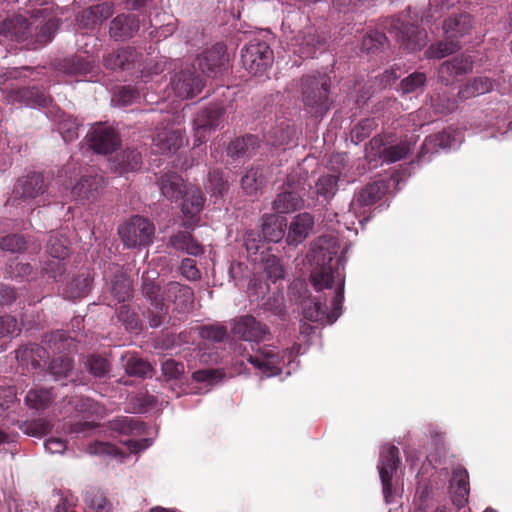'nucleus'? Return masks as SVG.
<instances>
[{"label":"nucleus","mask_w":512,"mask_h":512,"mask_svg":"<svg viewBox=\"0 0 512 512\" xmlns=\"http://www.w3.org/2000/svg\"><path fill=\"white\" fill-rule=\"evenodd\" d=\"M340 243L338 238L323 235L317 239L313 248V261L316 264L311 274V281L317 291L326 290L325 303L320 300L305 303L303 316L305 320L320 325L333 324L341 315L344 299V254L348 247H344L340 256Z\"/></svg>","instance_id":"1"},{"label":"nucleus","mask_w":512,"mask_h":512,"mask_svg":"<svg viewBox=\"0 0 512 512\" xmlns=\"http://www.w3.org/2000/svg\"><path fill=\"white\" fill-rule=\"evenodd\" d=\"M142 281V294L149 302L145 315L152 328H158L166 322L169 303L179 312L192 308L194 293L189 286L174 281L161 284L156 271L143 274Z\"/></svg>","instance_id":"2"},{"label":"nucleus","mask_w":512,"mask_h":512,"mask_svg":"<svg viewBox=\"0 0 512 512\" xmlns=\"http://www.w3.org/2000/svg\"><path fill=\"white\" fill-rule=\"evenodd\" d=\"M33 23H28L22 16H16L0 24V46H10V49H37L48 44L59 26L58 20L48 19L42 26L36 27L32 34Z\"/></svg>","instance_id":"3"},{"label":"nucleus","mask_w":512,"mask_h":512,"mask_svg":"<svg viewBox=\"0 0 512 512\" xmlns=\"http://www.w3.org/2000/svg\"><path fill=\"white\" fill-rule=\"evenodd\" d=\"M155 227L142 216H133L118 227V234L128 249L146 247L152 243Z\"/></svg>","instance_id":"4"},{"label":"nucleus","mask_w":512,"mask_h":512,"mask_svg":"<svg viewBox=\"0 0 512 512\" xmlns=\"http://www.w3.org/2000/svg\"><path fill=\"white\" fill-rule=\"evenodd\" d=\"M47 185L44 177L36 172H32L17 180L12 191V201L26 202L30 208L32 206L44 205L46 199Z\"/></svg>","instance_id":"5"},{"label":"nucleus","mask_w":512,"mask_h":512,"mask_svg":"<svg viewBox=\"0 0 512 512\" xmlns=\"http://www.w3.org/2000/svg\"><path fill=\"white\" fill-rule=\"evenodd\" d=\"M329 78L326 74L307 75L302 79V100L311 111L322 113L328 109Z\"/></svg>","instance_id":"6"},{"label":"nucleus","mask_w":512,"mask_h":512,"mask_svg":"<svg viewBox=\"0 0 512 512\" xmlns=\"http://www.w3.org/2000/svg\"><path fill=\"white\" fill-rule=\"evenodd\" d=\"M241 61L248 73L262 76L272 65L273 51L266 42L254 39L242 50Z\"/></svg>","instance_id":"7"},{"label":"nucleus","mask_w":512,"mask_h":512,"mask_svg":"<svg viewBox=\"0 0 512 512\" xmlns=\"http://www.w3.org/2000/svg\"><path fill=\"white\" fill-rule=\"evenodd\" d=\"M291 355V351L280 352L275 346L265 345L258 348L254 354L249 355L247 361L260 373L271 377L277 375L286 362L291 363Z\"/></svg>","instance_id":"8"},{"label":"nucleus","mask_w":512,"mask_h":512,"mask_svg":"<svg viewBox=\"0 0 512 512\" xmlns=\"http://www.w3.org/2000/svg\"><path fill=\"white\" fill-rule=\"evenodd\" d=\"M400 463L399 450L394 445H384L380 450L378 471L382 484L385 502L393 503L396 491L393 488L392 478Z\"/></svg>","instance_id":"9"},{"label":"nucleus","mask_w":512,"mask_h":512,"mask_svg":"<svg viewBox=\"0 0 512 512\" xmlns=\"http://www.w3.org/2000/svg\"><path fill=\"white\" fill-rule=\"evenodd\" d=\"M181 204L183 215L182 225L186 228H193L200 221V212L204 207V197L198 187L189 185L185 187Z\"/></svg>","instance_id":"10"},{"label":"nucleus","mask_w":512,"mask_h":512,"mask_svg":"<svg viewBox=\"0 0 512 512\" xmlns=\"http://www.w3.org/2000/svg\"><path fill=\"white\" fill-rule=\"evenodd\" d=\"M91 148L99 154H108L119 145V137L116 131L101 123L94 124L87 134Z\"/></svg>","instance_id":"11"},{"label":"nucleus","mask_w":512,"mask_h":512,"mask_svg":"<svg viewBox=\"0 0 512 512\" xmlns=\"http://www.w3.org/2000/svg\"><path fill=\"white\" fill-rule=\"evenodd\" d=\"M171 88L180 99H188L200 93L203 84L199 77L195 76L191 67H186L176 72L171 78Z\"/></svg>","instance_id":"12"},{"label":"nucleus","mask_w":512,"mask_h":512,"mask_svg":"<svg viewBox=\"0 0 512 512\" xmlns=\"http://www.w3.org/2000/svg\"><path fill=\"white\" fill-rule=\"evenodd\" d=\"M232 332L244 341L259 342L269 334V328L253 316H242L234 324Z\"/></svg>","instance_id":"13"},{"label":"nucleus","mask_w":512,"mask_h":512,"mask_svg":"<svg viewBox=\"0 0 512 512\" xmlns=\"http://www.w3.org/2000/svg\"><path fill=\"white\" fill-rule=\"evenodd\" d=\"M286 228V243L297 246L303 243L313 232L314 217L308 212L299 213L291 219Z\"/></svg>","instance_id":"14"},{"label":"nucleus","mask_w":512,"mask_h":512,"mask_svg":"<svg viewBox=\"0 0 512 512\" xmlns=\"http://www.w3.org/2000/svg\"><path fill=\"white\" fill-rule=\"evenodd\" d=\"M221 115L222 111L219 108H208L198 113L194 120V147L207 140L210 132L219 125Z\"/></svg>","instance_id":"15"},{"label":"nucleus","mask_w":512,"mask_h":512,"mask_svg":"<svg viewBox=\"0 0 512 512\" xmlns=\"http://www.w3.org/2000/svg\"><path fill=\"white\" fill-rule=\"evenodd\" d=\"M463 141L462 132L452 128L426 137L422 144L424 153H435L439 150L457 148Z\"/></svg>","instance_id":"16"},{"label":"nucleus","mask_w":512,"mask_h":512,"mask_svg":"<svg viewBox=\"0 0 512 512\" xmlns=\"http://www.w3.org/2000/svg\"><path fill=\"white\" fill-rule=\"evenodd\" d=\"M228 55L223 44H215L211 48L206 49L198 58V65L201 71L213 76L226 67Z\"/></svg>","instance_id":"17"},{"label":"nucleus","mask_w":512,"mask_h":512,"mask_svg":"<svg viewBox=\"0 0 512 512\" xmlns=\"http://www.w3.org/2000/svg\"><path fill=\"white\" fill-rule=\"evenodd\" d=\"M325 42V37L318 35L314 26L308 25L303 31H299L292 39V45L297 46L295 50L302 57L310 58L316 53L317 47Z\"/></svg>","instance_id":"18"},{"label":"nucleus","mask_w":512,"mask_h":512,"mask_svg":"<svg viewBox=\"0 0 512 512\" xmlns=\"http://www.w3.org/2000/svg\"><path fill=\"white\" fill-rule=\"evenodd\" d=\"M473 69V61L470 56L459 55L449 61L443 62L439 67V77L446 84L456 77L467 74Z\"/></svg>","instance_id":"19"},{"label":"nucleus","mask_w":512,"mask_h":512,"mask_svg":"<svg viewBox=\"0 0 512 512\" xmlns=\"http://www.w3.org/2000/svg\"><path fill=\"white\" fill-rule=\"evenodd\" d=\"M451 499L458 508L463 507L468 501L469 477L464 468H456L450 481Z\"/></svg>","instance_id":"20"},{"label":"nucleus","mask_w":512,"mask_h":512,"mask_svg":"<svg viewBox=\"0 0 512 512\" xmlns=\"http://www.w3.org/2000/svg\"><path fill=\"white\" fill-rule=\"evenodd\" d=\"M186 143V139L180 130L163 129L157 132L153 139L156 152H175Z\"/></svg>","instance_id":"21"},{"label":"nucleus","mask_w":512,"mask_h":512,"mask_svg":"<svg viewBox=\"0 0 512 512\" xmlns=\"http://www.w3.org/2000/svg\"><path fill=\"white\" fill-rule=\"evenodd\" d=\"M286 227L285 218L275 214H266L262 218L260 237L264 241L278 243L283 239Z\"/></svg>","instance_id":"22"},{"label":"nucleus","mask_w":512,"mask_h":512,"mask_svg":"<svg viewBox=\"0 0 512 512\" xmlns=\"http://www.w3.org/2000/svg\"><path fill=\"white\" fill-rule=\"evenodd\" d=\"M8 101L19 102L30 107H46L51 102V98L44 91L33 87L11 92L8 95Z\"/></svg>","instance_id":"23"},{"label":"nucleus","mask_w":512,"mask_h":512,"mask_svg":"<svg viewBox=\"0 0 512 512\" xmlns=\"http://www.w3.org/2000/svg\"><path fill=\"white\" fill-rule=\"evenodd\" d=\"M103 184V178L97 175L82 176L81 179L73 186L72 196L77 201H91L97 196L98 189Z\"/></svg>","instance_id":"24"},{"label":"nucleus","mask_w":512,"mask_h":512,"mask_svg":"<svg viewBox=\"0 0 512 512\" xmlns=\"http://www.w3.org/2000/svg\"><path fill=\"white\" fill-rule=\"evenodd\" d=\"M139 29V22L134 15H119L113 19L110 26L111 37L118 40L131 38Z\"/></svg>","instance_id":"25"},{"label":"nucleus","mask_w":512,"mask_h":512,"mask_svg":"<svg viewBox=\"0 0 512 512\" xmlns=\"http://www.w3.org/2000/svg\"><path fill=\"white\" fill-rule=\"evenodd\" d=\"M112 13V6L105 2L84 10L78 20L83 28L92 29L108 19Z\"/></svg>","instance_id":"26"},{"label":"nucleus","mask_w":512,"mask_h":512,"mask_svg":"<svg viewBox=\"0 0 512 512\" xmlns=\"http://www.w3.org/2000/svg\"><path fill=\"white\" fill-rule=\"evenodd\" d=\"M162 195L170 201H177L184 193V181L177 173L164 174L159 180Z\"/></svg>","instance_id":"27"},{"label":"nucleus","mask_w":512,"mask_h":512,"mask_svg":"<svg viewBox=\"0 0 512 512\" xmlns=\"http://www.w3.org/2000/svg\"><path fill=\"white\" fill-rule=\"evenodd\" d=\"M137 58L138 53L134 48H121L108 54L104 59V65L110 70H123L129 68Z\"/></svg>","instance_id":"28"},{"label":"nucleus","mask_w":512,"mask_h":512,"mask_svg":"<svg viewBox=\"0 0 512 512\" xmlns=\"http://www.w3.org/2000/svg\"><path fill=\"white\" fill-rule=\"evenodd\" d=\"M494 87L492 79L486 76H479L469 80L458 91L461 100H467L490 92Z\"/></svg>","instance_id":"29"},{"label":"nucleus","mask_w":512,"mask_h":512,"mask_svg":"<svg viewBox=\"0 0 512 512\" xmlns=\"http://www.w3.org/2000/svg\"><path fill=\"white\" fill-rule=\"evenodd\" d=\"M472 28V18L469 14H460L448 18L443 24V30L448 39H457L468 34Z\"/></svg>","instance_id":"30"},{"label":"nucleus","mask_w":512,"mask_h":512,"mask_svg":"<svg viewBox=\"0 0 512 512\" xmlns=\"http://www.w3.org/2000/svg\"><path fill=\"white\" fill-rule=\"evenodd\" d=\"M257 147V136L246 135L232 141L228 146L227 153L232 158L249 157L254 154Z\"/></svg>","instance_id":"31"},{"label":"nucleus","mask_w":512,"mask_h":512,"mask_svg":"<svg viewBox=\"0 0 512 512\" xmlns=\"http://www.w3.org/2000/svg\"><path fill=\"white\" fill-rule=\"evenodd\" d=\"M385 192V186L382 182H373L366 185L353 199L351 205L370 206L381 199Z\"/></svg>","instance_id":"32"},{"label":"nucleus","mask_w":512,"mask_h":512,"mask_svg":"<svg viewBox=\"0 0 512 512\" xmlns=\"http://www.w3.org/2000/svg\"><path fill=\"white\" fill-rule=\"evenodd\" d=\"M303 206L302 196L296 191H285L277 195L273 202V208L278 213H290L301 209Z\"/></svg>","instance_id":"33"},{"label":"nucleus","mask_w":512,"mask_h":512,"mask_svg":"<svg viewBox=\"0 0 512 512\" xmlns=\"http://www.w3.org/2000/svg\"><path fill=\"white\" fill-rule=\"evenodd\" d=\"M142 163L141 154L135 149H127L116 156L115 170L123 175L130 171H136Z\"/></svg>","instance_id":"34"},{"label":"nucleus","mask_w":512,"mask_h":512,"mask_svg":"<svg viewBox=\"0 0 512 512\" xmlns=\"http://www.w3.org/2000/svg\"><path fill=\"white\" fill-rule=\"evenodd\" d=\"M92 277L88 273H83L69 282L64 290L65 296L71 299L87 295L91 289Z\"/></svg>","instance_id":"35"},{"label":"nucleus","mask_w":512,"mask_h":512,"mask_svg":"<svg viewBox=\"0 0 512 512\" xmlns=\"http://www.w3.org/2000/svg\"><path fill=\"white\" fill-rule=\"evenodd\" d=\"M171 245L187 254L197 256L203 253L202 246L189 233L179 232L170 238Z\"/></svg>","instance_id":"36"},{"label":"nucleus","mask_w":512,"mask_h":512,"mask_svg":"<svg viewBox=\"0 0 512 512\" xmlns=\"http://www.w3.org/2000/svg\"><path fill=\"white\" fill-rule=\"evenodd\" d=\"M265 178L262 168L248 170L241 179L243 190L248 195H255L264 185Z\"/></svg>","instance_id":"37"},{"label":"nucleus","mask_w":512,"mask_h":512,"mask_svg":"<svg viewBox=\"0 0 512 512\" xmlns=\"http://www.w3.org/2000/svg\"><path fill=\"white\" fill-rule=\"evenodd\" d=\"M111 294L118 302H125L132 296L131 280L124 274L115 275L111 282Z\"/></svg>","instance_id":"38"},{"label":"nucleus","mask_w":512,"mask_h":512,"mask_svg":"<svg viewBox=\"0 0 512 512\" xmlns=\"http://www.w3.org/2000/svg\"><path fill=\"white\" fill-rule=\"evenodd\" d=\"M403 44L407 49L416 50L424 46L427 34L413 25L403 26Z\"/></svg>","instance_id":"39"},{"label":"nucleus","mask_w":512,"mask_h":512,"mask_svg":"<svg viewBox=\"0 0 512 512\" xmlns=\"http://www.w3.org/2000/svg\"><path fill=\"white\" fill-rule=\"evenodd\" d=\"M94 60L90 56H75L65 60L66 73L71 75L87 74L93 70Z\"/></svg>","instance_id":"40"},{"label":"nucleus","mask_w":512,"mask_h":512,"mask_svg":"<svg viewBox=\"0 0 512 512\" xmlns=\"http://www.w3.org/2000/svg\"><path fill=\"white\" fill-rule=\"evenodd\" d=\"M52 400V392L47 389H31L25 397L26 404L35 410L46 409Z\"/></svg>","instance_id":"41"},{"label":"nucleus","mask_w":512,"mask_h":512,"mask_svg":"<svg viewBox=\"0 0 512 512\" xmlns=\"http://www.w3.org/2000/svg\"><path fill=\"white\" fill-rule=\"evenodd\" d=\"M460 46L458 42L450 39V41H440L431 45L426 51L425 56L429 59H441L458 51Z\"/></svg>","instance_id":"42"},{"label":"nucleus","mask_w":512,"mask_h":512,"mask_svg":"<svg viewBox=\"0 0 512 512\" xmlns=\"http://www.w3.org/2000/svg\"><path fill=\"white\" fill-rule=\"evenodd\" d=\"M47 346L53 354H61L74 346V340L63 331H55L47 340Z\"/></svg>","instance_id":"43"},{"label":"nucleus","mask_w":512,"mask_h":512,"mask_svg":"<svg viewBox=\"0 0 512 512\" xmlns=\"http://www.w3.org/2000/svg\"><path fill=\"white\" fill-rule=\"evenodd\" d=\"M85 367L94 377H105L110 372V363L107 358L100 355H90L84 362Z\"/></svg>","instance_id":"44"},{"label":"nucleus","mask_w":512,"mask_h":512,"mask_svg":"<svg viewBox=\"0 0 512 512\" xmlns=\"http://www.w3.org/2000/svg\"><path fill=\"white\" fill-rule=\"evenodd\" d=\"M46 252L53 259H66L69 254L67 239L59 235H51Z\"/></svg>","instance_id":"45"},{"label":"nucleus","mask_w":512,"mask_h":512,"mask_svg":"<svg viewBox=\"0 0 512 512\" xmlns=\"http://www.w3.org/2000/svg\"><path fill=\"white\" fill-rule=\"evenodd\" d=\"M49 369L55 380H62L71 373L73 362L68 356L60 355L52 360Z\"/></svg>","instance_id":"46"},{"label":"nucleus","mask_w":512,"mask_h":512,"mask_svg":"<svg viewBox=\"0 0 512 512\" xmlns=\"http://www.w3.org/2000/svg\"><path fill=\"white\" fill-rule=\"evenodd\" d=\"M87 453L90 455L119 458L121 461L124 459V453L120 451L115 445L107 442H94L89 444L87 447Z\"/></svg>","instance_id":"47"},{"label":"nucleus","mask_w":512,"mask_h":512,"mask_svg":"<svg viewBox=\"0 0 512 512\" xmlns=\"http://www.w3.org/2000/svg\"><path fill=\"white\" fill-rule=\"evenodd\" d=\"M338 178L335 175H323L316 182V193L325 199L332 198L338 188Z\"/></svg>","instance_id":"48"},{"label":"nucleus","mask_w":512,"mask_h":512,"mask_svg":"<svg viewBox=\"0 0 512 512\" xmlns=\"http://www.w3.org/2000/svg\"><path fill=\"white\" fill-rule=\"evenodd\" d=\"M124 367L130 376L145 377L152 371L151 365L148 362L134 356H130L127 359Z\"/></svg>","instance_id":"49"},{"label":"nucleus","mask_w":512,"mask_h":512,"mask_svg":"<svg viewBox=\"0 0 512 512\" xmlns=\"http://www.w3.org/2000/svg\"><path fill=\"white\" fill-rule=\"evenodd\" d=\"M411 152V144L407 141H402L395 145L386 147L383 162L394 163L405 158Z\"/></svg>","instance_id":"50"},{"label":"nucleus","mask_w":512,"mask_h":512,"mask_svg":"<svg viewBox=\"0 0 512 512\" xmlns=\"http://www.w3.org/2000/svg\"><path fill=\"white\" fill-rule=\"evenodd\" d=\"M79 123L72 116L64 117L58 125L59 132L65 143L72 142L78 138Z\"/></svg>","instance_id":"51"},{"label":"nucleus","mask_w":512,"mask_h":512,"mask_svg":"<svg viewBox=\"0 0 512 512\" xmlns=\"http://www.w3.org/2000/svg\"><path fill=\"white\" fill-rule=\"evenodd\" d=\"M426 82V75L422 72H414L401 81L403 93H413L421 89Z\"/></svg>","instance_id":"52"},{"label":"nucleus","mask_w":512,"mask_h":512,"mask_svg":"<svg viewBox=\"0 0 512 512\" xmlns=\"http://www.w3.org/2000/svg\"><path fill=\"white\" fill-rule=\"evenodd\" d=\"M74 403L78 412L87 415L95 414L97 417H102L104 415L103 407L89 398H75Z\"/></svg>","instance_id":"53"},{"label":"nucleus","mask_w":512,"mask_h":512,"mask_svg":"<svg viewBox=\"0 0 512 512\" xmlns=\"http://www.w3.org/2000/svg\"><path fill=\"white\" fill-rule=\"evenodd\" d=\"M264 271L267 278L274 283L284 278L283 267L280 264L279 260L273 255H270L266 258L264 264Z\"/></svg>","instance_id":"54"},{"label":"nucleus","mask_w":512,"mask_h":512,"mask_svg":"<svg viewBox=\"0 0 512 512\" xmlns=\"http://www.w3.org/2000/svg\"><path fill=\"white\" fill-rule=\"evenodd\" d=\"M206 188L214 196H221L227 191V182L219 171H212L208 175Z\"/></svg>","instance_id":"55"},{"label":"nucleus","mask_w":512,"mask_h":512,"mask_svg":"<svg viewBox=\"0 0 512 512\" xmlns=\"http://www.w3.org/2000/svg\"><path fill=\"white\" fill-rule=\"evenodd\" d=\"M387 38L384 33L371 31L362 40V49L367 52L378 50L384 45Z\"/></svg>","instance_id":"56"},{"label":"nucleus","mask_w":512,"mask_h":512,"mask_svg":"<svg viewBox=\"0 0 512 512\" xmlns=\"http://www.w3.org/2000/svg\"><path fill=\"white\" fill-rule=\"evenodd\" d=\"M200 335L202 338L206 340H210L213 342H222L227 336V331L224 326L207 325L201 327Z\"/></svg>","instance_id":"57"},{"label":"nucleus","mask_w":512,"mask_h":512,"mask_svg":"<svg viewBox=\"0 0 512 512\" xmlns=\"http://www.w3.org/2000/svg\"><path fill=\"white\" fill-rule=\"evenodd\" d=\"M25 240L19 235H7L0 240V249L10 251L12 253L21 252L25 248Z\"/></svg>","instance_id":"58"},{"label":"nucleus","mask_w":512,"mask_h":512,"mask_svg":"<svg viewBox=\"0 0 512 512\" xmlns=\"http://www.w3.org/2000/svg\"><path fill=\"white\" fill-rule=\"evenodd\" d=\"M110 428L120 434H131L138 428V423L130 417H120L110 422Z\"/></svg>","instance_id":"59"},{"label":"nucleus","mask_w":512,"mask_h":512,"mask_svg":"<svg viewBox=\"0 0 512 512\" xmlns=\"http://www.w3.org/2000/svg\"><path fill=\"white\" fill-rule=\"evenodd\" d=\"M184 364L175 361L174 359H166L162 363V373L163 376L170 380V379H177L179 376H181L184 373Z\"/></svg>","instance_id":"60"},{"label":"nucleus","mask_w":512,"mask_h":512,"mask_svg":"<svg viewBox=\"0 0 512 512\" xmlns=\"http://www.w3.org/2000/svg\"><path fill=\"white\" fill-rule=\"evenodd\" d=\"M386 147L381 137H374L370 140L368 147H366V156L369 159L380 158L383 160Z\"/></svg>","instance_id":"61"},{"label":"nucleus","mask_w":512,"mask_h":512,"mask_svg":"<svg viewBox=\"0 0 512 512\" xmlns=\"http://www.w3.org/2000/svg\"><path fill=\"white\" fill-rule=\"evenodd\" d=\"M224 374L218 369H203L193 373V379L197 382L216 383L223 378Z\"/></svg>","instance_id":"62"},{"label":"nucleus","mask_w":512,"mask_h":512,"mask_svg":"<svg viewBox=\"0 0 512 512\" xmlns=\"http://www.w3.org/2000/svg\"><path fill=\"white\" fill-rule=\"evenodd\" d=\"M180 271L183 277L189 281L200 279V271L196 266V261L191 258H185L181 262Z\"/></svg>","instance_id":"63"},{"label":"nucleus","mask_w":512,"mask_h":512,"mask_svg":"<svg viewBox=\"0 0 512 512\" xmlns=\"http://www.w3.org/2000/svg\"><path fill=\"white\" fill-rule=\"evenodd\" d=\"M65 259H51L45 262L43 266V271L49 277L56 279L58 276H61L65 271L64 265Z\"/></svg>","instance_id":"64"}]
</instances>
